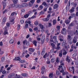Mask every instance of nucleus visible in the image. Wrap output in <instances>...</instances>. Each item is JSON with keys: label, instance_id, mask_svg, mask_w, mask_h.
Here are the masks:
<instances>
[{"label": "nucleus", "instance_id": "14", "mask_svg": "<svg viewBox=\"0 0 78 78\" xmlns=\"http://www.w3.org/2000/svg\"><path fill=\"white\" fill-rule=\"evenodd\" d=\"M62 47H65L66 48L67 47V43L66 42H63L62 44Z\"/></svg>", "mask_w": 78, "mask_h": 78}, {"label": "nucleus", "instance_id": "56", "mask_svg": "<svg viewBox=\"0 0 78 78\" xmlns=\"http://www.w3.org/2000/svg\"><path fill=\"white\" fill-rule=\"evenodd\" d=\"M70 27H72V26H73V23H72L71 24H69Z\"/></svg>", "mask_w": 78, "mask_h": 78}, {"label": "nucleus", "instance_id": "29", "mask_svg": "<svg viewBox=\"0 0 78 78\" xmlns=\"http://www.w3.org/2000/svg\"><path fill=\"white\" fill-rule=\"evenodd\" d=\"M29 50L30 51H31V52H32L33 51H34V49L31 48H29Z\"/></svg>", "mask_w": 78, "mask_h": 78}, {"label": "nucleus", "instance_id": "60", "mask_svg": "<svg viewBox=\"0 0 78 78\" xmlns=\"http://www.w3.org/2000/svg\"><path fill=\"white\" fill-rule=\"evenodd\" d=\"M60 27H61L59 26H57V28L58 30H59Z\"/></svg>", "mask_w": 78, "mask_h": 78}, {"label": "nucleus", "instance_id": "44", "mask_svg": "<svg viewBox=\"0 0 78 78\" xmlns=\"http://www.w3.org/2000/svg\"><path fill=\"white\" fill-rule=\"evenodd\" d=\"M37 39L38 41H41V38L38 37H37Z\"/></svg>", "mask_w": 78, "mask_h": 78}, {"label": "nucleus", "instance_id": "45", "mask_svg": "<svg viewBox=\"0 0 78 78\" xmlns=\"http://www.w3.org/2000/svg\"><path fill=\"white\" fill-rule=\"evenodd\" d=\"M42 5H44V6H47V4L45 2H44L42 4Z\"/></svg>", "mask_w": 78, "mask_h": 78}, {"label": "nucleus", "instance_id": "25", "mask_svg": "<svg viewBox=\"0 0 78 78\" xmlns=\"http://www.w3.org/2000/svg\"><path fill=\"white\" fill-rule=\"evenodd\" d=\"M55 60H56V59L55 58H52L51 60V62H54L55 61Z\"/></svg>", "mask_w": 78, "mask_h": 78}, {"label": "nucleus", "instance_id": "32", "mask_svg": "<svg viewBox=\"0 0 78 78\" xmlns=\"http://www.w3.org/2000/svg\"><path fill=\"white\" fill-rule=\"evenodd\" d=\"M60 65H61L62 66H64V62H63V61H61L60 62Z\"/></svg>", "mask_w": 78, "mask_h": 78}, {"label": "nucleus", "instance_id": "55", "mask_svg": "<svg viewBox=\"0 0 78 78\" xmlns=\"http://www.w3.org/2000/svg\"><path fill=\"white\" fill-rule=\"evenodd\" d=\"M20 62H21V63H23L24 62H25V61L24 60H20Z\"/></svg>", "mask_w": 78, "mask_h": 78}, {"label": "nucleus", "instance_id": "3", "mask_svg": "<svg viewBox=\"0 0 78 78\" xmlns=\"http://www.w3.org/2000/svg\"><path fill=\"white\" fill-rule=\"evenodd\" d=\"M61 33L64 36H65V35H66V34L67 33V30L66 29V28H63L62 29V30L61 31Z\"/></svg>", "mask_w": 78, "mask_h": 78}, {"label": "nucleus", "instance_id": "43", "mask_svg": "<svg viewBox=\"0 0 78 78\" xmlns=\"http://www.w3.org/2000/svg\"><path fill=\"white\" fill-rule=\"evenodd\" d=\"M72 17H74L75 16V13L72 14L71 15Z\"/></svg>", "mask_w": 78, "mask_h": 78}, {"label": "nucleus", "instance_id": "2", "mask_svg": "<svg viewBox=\"0 0 78 78\" xmlns=\"http://www.w3.org/2000/svg\"><path fill=\"white\" fill-rule=\"evenodd\" d=\"M67 39V40H68V42L70 44H72V39H71V36H70V35H68Z\"/></svg>", "mask_w": 78, "mask_h": 78}, {"label": "nucleus", "instance_id": "64", "mask_svg": "<svg viewBox=\"0 0 78 78\" xmlns=\"http://www.w3.org/2000/svg\"><path fill=\"white\" fill-rule=\"evenodd\" d=\"M49 11H51L52 10V8L51 7H50L49 8Z\"/></svg>", "mask_w": 78, "mask_h": 78}, {"label": "nucleus", "instance_id": "4", "mask_svg": "<svg viewBox=\"0 0 78 78\" xmlns=\"http://www.w3.org/2000/svg\"><path fill=\"white\" fill-rule=\"evenodd\" d=\"M71 18H72V16H70L68 19L65 20V22L66 24H69L70 23Z\"/></svg>", "mask_w": 78, "mask_h": 78}, {"label": "nucleus", "instance_id": "52", "mask_svg": "<svg viewBox=\"0 0 78 78\" xmlns=\"http://www.w3.org/2000/svg\"><path fill=\"white\" fill-rule=\"evenodd\" d=\"M6 18H4L3 20L2 21H3L4 22H6Z\"/></svg>", "mask_w": 78, "mask_h": 78}, {"label": "nucleus", "instance_id": "34", "mask_svg": "<svg viewBox=\"0 0 78 78\" xmlns=\"http://www.w3.org/2000/svg\"><path fill=\"white\" fill-rule=\"evenodd\" d=\"M41 70H42V71H44V70H45V67L42 66L41 67Z\"/></svg>", "mask_w": 78, "mask_h": 78}, {"label": "nucleus", "instance_id": "24", "mask_svg": "<svg viewBox=\"0 0 78 78\" xmlns=\"http://www.w3.org/2000/svg\"><path fill=\"white\" fill-rule=\"evenodd\" d=\"M53 25H55L56 23V20H53Z\"/></svg>", "mask_w": 78, "mask_h": 78}, {"label": "nucleus", "instance_id": "39", "mask_svg": "<svg viewBox=\"0 0 78 78\" xmlns=\"http://www.w3.org/2000/svg\"><path fill=\"white\" fill-rule=\"evenodd\" d=\"M29 15L28 14L24 16V18H27L28 17Z\"/></svg>", "mask_w": 78, "mask_h": 78}, {"label": "nucleus", "instance_id": "53", "mask_svg": "<svg viewBox=\"0 0 78 78\" xmlns=\"http://www.w3.org/2000/svg\"><path fill=\"white\" fill-rule=\"evenodd\" d=\"M74 34H76L77 35L78 34V30H76V32L74 33Z\"/></svg>", "mask_w": 78, "mask_h": 78}, {"label": "nucleus", "instance_id": "58", "mask_svg": "<svg viewBox=\"0 0 78 78\" xmlns=\"http://www.w3.org/2000/svg\"><path fill=\"white\" fill-rule=\"evenodd\" d=\"M26 45H27V46H28L30 45V44H29V42H28V41H27Z\"/></svg>", "mask_w": 78, "mask_h": 78}, {"label": "nucleus", "instance_id": "33", "mask_svg": "<svg viewBox=\"0 0 78 78\" xmlns=\"http://www.w3.org/2000/svg\"><path fill=\"white\" fill-rule=\"evenodd\" d=\"M59 68L58 69V70H60V69H62H62H62V66H59Z\"/></svg>", "mask_w": 78, "mask_h": 78}, {"label": "nucleus", "instance_id": "51", "mask_svg": "<svg viewBox=\"0 0 78 78\" xmlns=\"http://www.w3.org/2000/svg\"><path fill=\"white\" fill-rule=\"evenodd\" d=\"M20 25H18V27H17V29L18 30H19V29H20Z\"/></svg>", "mask_w": 78, "mask_h": 78}, {"label": "nucleus", "instance_id": "35", "mask_svg": "<svg viewBox=\"0 0 78 78\" xmlns=\"http://www.w3.org/2000/svg\"><path fill=\"white\" fill-rule=\"evenodd\" d=\"M20 22L21 24H23L24 23V20H21L20 21Z\"/></svg>", "mask_w": 78, "mask_h": 78}, {"label": "nucleus", "instance_id": "16", "mask_svg": "<svg viewBox=\"0 0 78 78\" xmlns=\"http://www.w3.org/2000/svg\"><path fill=\"white\" fill-rule=\"evenodd\" d=\"M58 5L55 4L53 6V9H56V8H58Z\"/></svg>", "mask_w": 78, "mask_h": 78}, {"label": "nucleus", "instance_id": "40", "mask_svg": "<svg viewBox=\"0 0 78 78\" xmlns=\"http://www.w3.org/2000/svg\"><path fill=\"white\" fill-rule=\"evenodd\" d=\"M67 51H64L63 55H66V54H67Z\"/></svg>", "mask_w": 78, "mask_h": 78}, {"label": "nucleus", "instance_id": "42", "mask_svg": "<svg viewBox=\"0 0 78 78\" xmlns=\"http://www.w3.org/2000/svg\"><path fill=\"white\" fill-rule=\"evenodd\" d=\"M35 2V0H32L30 1V2L32 3V4H33Z\"/></svg>", "mask_w": 78, "mask_h": 78}, {"label": "nucleus", "instance_id": "5", "mask_svg": "<svg viewBox=\"0 0 78 78\" xmlns=\"http://www.w3.org/2000/svg\"><path fill=\"white\" fill-rule=\"evenodd\" d=\"M55 44H57V47L56 48V49H57V50H60V49H61V47H59V45H60L61 44H58V41H56V42H55Z\"/></svg>", "mask_w": 78, "mask_h": 78}, {"label": "nucleus", "instance_id": "7", "mask_svg": "<svg viewBox=\"0 0 78 78\" xmlns=\"http://www.w3.org/2000/svg\"><path fill=\"white\" fill-rule=\"evenodd\" d=\"M21 6V8H23L24 7H27L28 6V4L27 3L23 4Z\"/></svg>", "mask_w": 78, "mask_h": 78}, {"label": "nucleus", "instance_id": "28", "mask_svg": "<svg viewBox=\"0 0 78 78\" xmlns=\"http://www.w3.org/2000/svg\"><path fill=\"white\" fill-rule=\"evenodd\" d=\"M72 70H73V73L74 74L75 73V69H74V67L72 66Z\"/></svg>", "mask_w": 78, "mask_h": 78}, {"label": "nucleus", "instance_id": "27", "mask_svg": "<svg viewBox=\"0 0 78 78\" xmlns=\"http://www.w3.org/2000/svg\"><path fill=\"white\" fill-rule=\"evenodd\" d=\"M14 42V41L13 40H11L9 41V43H10V44H13Z\"/></svg>", "mask_w": 78, "mask_h": 78}, {"label": "nucleus", "instance_id": "36", "mask_svg": "<svg viewBox=\"0 0 78 78\" xmlns=\"http://www.w3.org/2000/svg\"><path fill=\"white\" fill-rule=\"evenodd\" d=\"M8 12V10L6 9L4 11H3L2 12L3 14H5V13H6Z\"/></svg>", "mask_w": 78, "mask_h": 78}, {"label": "nucleus", "instance_id": "47", "mask_svg": "<svg viewBox=\"0 0 78 78\" xmlns=\"http://www.w3.org/2000/svg\"><path fill=\"white\" fill-rule=\"evenodd\" d=\"M25 23H29V24H30V23H31V21H28L27 22V21H26L25 22Z\"/></svg>", "mask_w": 78, "mask_h": 78}, {"label": "nucleus", "instance_id": "11", "mask_svg": "<svg viewBox=\"0 0 78 78\" xmlns=\"http://www.w3.org/2000/svg\"><path fill=\"white\" fill-rule=\"evenodd\" d=\"M37 41L36 40H34L33 41V44H34V45L35 46V47H36L37 46Z\"/></svg>", "mask_w": 78, "mask_h": 78}, {"label": "nucleus", "instance_id": "38", "mask_svg": "<svg viewBox=\"0 0 78 78\" xmlns=\"http://www.w3.org/2000/svg\"><path fill=\"white\" fill-rule=\"evenodd\" d=\"M56 75H59V72L58 71H56Z\"/></svg>", "mask_w": 78, "mask_h": 78}, {"label": "nucleus", "instance_id": "13", "mask_svg": "<svg viewBox=\"0 0 78 78\" xmlns=\"http://www.w3.org/2000/svg\"><path fill=\"white\" fill-rule=\"evenodd\" d=\"M75 9V8L72 7L71 9L69 10V12H71V13H72V12H74V9Z\"/></svg>", "mask_w": 78, "mask_h": 78}, {"label": "nucleus", "instance_id": "41", "mask_svg": "<svg viewBox=\"0 0 78 78\" xmlns=\"http://www.w3.org/2000/svg\"><path fill=\"white\" fill-rule=\"evenodd\" d=\"M34 24L36 26L37 25H38V22L37 21H35V22L34 23Z\"/></svg>", "mask_w": 78, "mask_h": 78}, {"label": "nucleus", "instance_id": "63", "mask_svg": "<svg viewBox=\"0 0 78 78\" xmlns=\"http://www.w3.org/2000/svg\"><path fill=\"white\" fill-rule=\"evenodd\" d=\"M29 5L30 6H33V5L31 3V2L29 3Z\"/></svg>", "mask_w": 78, "mask_h": 78}, {"label": "nucleus", "instance_id": "62", "mask_svg": "<svg viewBox=\"0 0 78 78\" xmlns=\"http://www.w3.org/2000/svg\"><path fill=\"white\" fill-rule=\"evenodd\" d=\"M0 46H2L3 45V42L2 41L0 42Z\"/></svg>", "mask_w": 78, "mask_h": 78}, {"label": "nucleus", "instance_id": "9", "mask_svg": "<svg viewBox=\"0 0 78 78\" xmlns=\"http://www.w3.org/2000/svg\"><path fill=\"white\" fill-rule=\"evenodd\" d=\"M77 42V39L75 38V37H74L73 40V42L74 43V44H75V43H76Z\"/></svg>", "mask_w": 78, "mask_h": 78}, {"label": "nucleus", "instance_id": "21", "mask_svg": "<svg viewBox=\"0 0 78 78\" xmlns=\"http://www.w3.org/2000/svg\"><path fill=\"white\" fill-rule=\"evenodd\" d=\"M53 38L54 39H55V42H56V41H57V40L56 39H57V36H54L53 37Z\"/></svg>", "mask_w": 78, "mask_h": 78}, {"label": "nucleus", "instance_id": "18", "mask_svg": "<svg viewBox=\"0 0 78 78\" xmlns=\"http://www.w3.org/2000/svg\"><path fill=\"white\" fill-rule=\"evenodd\" d=\"M20 58L19 57H15V60L16 61H20Z\"/></svg>", "mask_w": 78, "mask_h": 78}, {"label": "nucleus", "instance_id": "48", "mask_svg": "<svg viewBox=\"0 0 78 78\" xmlns=\"http://www.w3.org/2000/svg\"><path fill=\"white\" fill-rule=\"evenodd\" d=\"M27 40H25L24 41H23V44H25V43H27Z\"/></svg>", "mask_w": 78, "mask_h": 78}, {"label": "nucleus", "instance_id": "20", "mask_svg": "<svg viewBox=\"0 0 78 78\" xmlns=\"http://www.w3.org/2000/svg\"><path fill=\"white\" fill-rule=\"evenodd\" d=\"M15 7L16 8H21V5H16L15 6Z\"/></svg>", "mask_w": 78, "mask_h": 78}, {"label": "nucleus", "instance_id": "19", "mask_svg": "<svg viewBox=\"0 0 78 78\" xmlns=\"http://www.w3.org/2000/svg\"><path fill=\"white\" fill-rule=\"evenodd\" d=\"M48 54H47V53H46L45 55H44L43 56V58H47V57H48Z\"/></svg>", "mask_w": 78, "mask_h": 78}, {"label": "nucleus", "instance_id": "30", "mask_svg": "<svg viewBox=\"0 0 78 78\" xmlns=\"http://www.w3.org/2000/svg\"><path fill=\"white\" fill-rule=\"evenodd\" d=\"M5 57H2L1 58V61H2V62H3V61H5Z\"/></svg>", "mask_w": 78, "mask_h": 78}, {"label": "nucleus", "instance_id": "37", "mask_svg": "<svg viewBox=\"0 0 78 78\" xmlns=\"http://www.w3.org/2000/svg\"><path fill=\"white\" fill-rule=\"evenodd\" d=\"M25 28H28V24L26 23L25 24Z\"/></svg>", "mask_w": 78, "mask_h": 78}, {"label": "nucleus", "instance_id": "49", "mask_svg": "<svg viewBox=\"0 0 78 78\" xmlns=\"http://www.w3.org/2000/svg\"><path fill=\"white\" fill-rule=\"evenodd\" d=\"M51 17V15L49 14L47 16V18H49V17Z\"/></svg>", "mask_w": 78, "mask_h": 78}, {"label": "nucleus", "instance_id": "50", "mask_svg": "<svg viewBox=\"0 0 78 78\" xmlns=\"http://www.w3.org/2000/svg\"><path fill=\"white\" fill-rule=\"evenodd\" d=\"M56 62H57V63H58V62H59V61L58 60V58H57L56 60Z\"/></svg>", "mask_w": 78, "mask_h": 78}, {"label": "nucleus", "instance_id": "8", "mask_svg": "<svg viewBox=\"0 0 78 78\" xmlns=\"http://www.w3.org/2000/svg\"><path fill=\"white\" fill-rule=\"evenodd\" d=\"M6 27H5V30L4 32L3 33L4 35H6V34H8V31L6 30Z\"/></svg>", "mask_w": 78, "mask_h": 78}, {"label": "nucleus", "instance_id": "26", "mask_svg": "<svg viewBox=\"0 0 78 78\" xmlns=\"http://www.w3.org/2000/svg\"><path fill=\"white\" fill-rule=\"evenodd\" d=\"M13 0V2L14 3V4H16L17 3V1L18 0Z\"/></svg>", "mask_w": 78, "mask_h": 78}, {"label": "nucleus", "instance_id": "12", "mask_svg": "<svg viewBox=\"0 0 78 78\" xmlns=\"http://www.w3.org/2000/svg\"><path fill=\"white\" fill-rule=\"evenodd\" d=\"M2 5H3V9H4V8H5V7H6V2H2Z\"/></svg>", "mask_w": 78, "mask_h": 78}, {"label": "nucleus", "instance_id": "54", "mask_svg": "<svg viewBox=\"0 0 78 78\" xmlns=\"http://www.w3.org/2000/svg\"><path fill=\"white\" fill-rule=\"evenodd\" d=\"M69 70L70 72H72V70L73 69H72V68L69 67Z\"/></svg>", "mask_w": 78, "mask_h": 78}, {"label": "nucleus", "instance_id": "6", "mask_svg": "<svg viewBox=\"0 0 78 78\" xmlns=\"http://www.w3.org/2000/svg\"><path fill=\"white\" fill-rule=\"evenodd\" d=\"M63 67L64 69H62V70L60 71V72H61V73H63V75H65L66 74V72H64V70H66V67L64 66Z\"/></svg>", "mask_w": 78, "mask_h": 78}, {"label": "nucleus", "instance_id": "61", "mask_svg": "<svg viewBox=\"0 0 78 78\" xmlns=\"http://www.w3.org/2000/svg\"><path fill=\"white\" fill-rule=\"evenodd\" d=\"M62 52H61L59 54V56H62Z\"/></svg>", "mask_w": 78, "mask_h": 78}, {"label": "nucleus", "instance_id": "22", "mask_svg": "<svg viewBox=\"0 0 78 78\" xmlns=\"http://www.w3.org/2000/svg\"><path fill=\"white\" fill-rule=\"evenodd\" d=\"M4 53V51L3 50H2L1 49H0V55H3Z\"/></svg>", "mask_w": 78, "mask_h": 78}, {"label": "nucleus", "instance_id": "1", "mask_svg": "<svg viewBox=\"0 0 78 78\" xmlns=\"http://www.w3.org/2000/svg\"><path fill=\"white\" fill-rule=\"evenodd\" d=\"M14 76H15V74L12 73L9 75L8 78H12L13 77V78H23L22 76H21L20 75H17V74H16V76L14 77Z\"/></svg>", "mask_w": 78, "mask_h": 78}, {"label": "nucleus", "instance_id": "46", "mask_svg": "<svg viewBox=\"0 0 78 78\" xmlns=\"http://www.w3.org/2000/svg\"><path fill=\"white\" fill-rule=\"evenodd\" d=\"M4 68V66H2L0 68V69H1V71H3V69Z\"/></svg>", "mask_w": 78, "mask_h": 78}, {"label": "nucleus", "instance_id": "17", "mask_svg": "<svg viewBox=\"0 0 78 78\" xmlns=\"http://www.w3.org/2000/svg\"><path fill=\"white\" fill-rule=\"evenodd\" d=\"M43 21H44L45 22H47V21H48L49 20V19L48 18H44L43 19Z\"/></svg>", "mask_w": 78, "mask_h": 78}, {"label": "nucleus", "instance_id": "10", "mask_svg": "<svg viewBox=\"0 0 78 78\" xmlns=\"http://www.w3.org/2000/svg\"><path fill=\"white\" fill-rule=\"evenodd\" d=\"M70 57H69L67 56V57L66 58V61H68V62H69L70 61Z\"/></svg>", "mask_w": 78, "mask_h": 78}, {"label": "nucleus", "instance_id": "57", "mask_svg": "<svg viewBox=\"0 0 78 78\" xmlns=\"http://www.w3.org/2000/svg\"><path fill=\"white\" fill-rule=\"evenodd\" d=\"M29 56H30V55H29V54H27V55H25V57L26 58H28Z\"/></svg>", "mask_w": 78, "mask_h": 78}, {"label": "nucleus", "instance_id": "31", "mask_svg": "<svg viewBox=\"0 0 78 78\" xmlns=\"http://www.w3.org/2000/svg\"><path fill=\"white\" fill-rule=\"evenodd\" d=\"M15 14L16 15H17V13L15 12H13L11 14V16H14V15Z\"/></svg>", "mask_w": 78, "mask_h": 78}, {"label": "nucleus", "instance_id": "15", "mask_svg": "<svg viewBox=\"0 0 78 78\" xmlns=\"http://www.w3.org/2000/svg\"><path fill=\"white\" fill-rule=\"evenodd\" d=\"M21 75L24 77H27V76H28V74L26 73H22Z\"/></svg>", "mask_w": 78, "mask_h": 78}, {"label": "nucleus", "instance_id": "23", "mask_svg": "<svg viewBox=\"0 0 78 78\" xmlns=\"http://www.w3.org/2000/svg\"><path fill=\"white\" fill-rule=\"evenodd\" d=\"M38 26L39 27H41V29H43L44 28V26L41 25V24H39L38 25Z\"/></svg>", "mask_w": 78, "mask_h": 78}, {"label": "nucleus", "instance_id": "59", "mask_svg": "<svg viewBox=\"0 0 78 78\" xmlns=\"http://www.w3.org/2000/svg\"><path fill=\"white\" fill-rule=\"evenodd\" d=\"M6 72L5 71V70H4L2 72V74H5L6 73Z\"/></svg>", "mask_w": 78, "mask_h": 78}]
</instances>
